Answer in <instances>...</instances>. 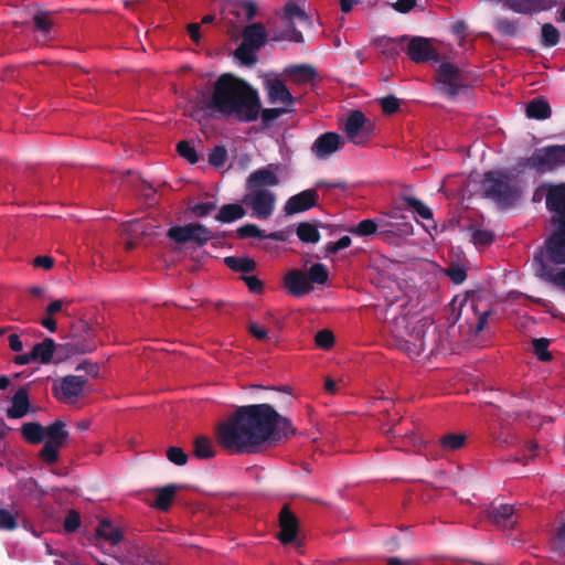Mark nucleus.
I'll return each mask as SVG.
<instances>
[{"label":"nucleus","instance_id":"1","mask_svg":"<svg viewBox=\"0 0 565 565\" xmlns=\"http://www.w3.org/2000/svg\"><path fill=\"white\" fill-rule=\"evenodd\" d=\"M294 434L289 419L268 404L239 407L215 428L217 444L231 454H255Z\"/></svg>","mask_w":565,"mask_h":565},{"label":"nucleus","instance_id":"2","mask_svg":"<svg viewBox=\"0 0 565 565\" xmlns=\"http://www.w3.org/2000/svg\"><path fill=\"white\" fill-rule=\"evenodd\" d=\"M212 104L224 116L241 121L255 120L260 110L257 93L245 82L227 74L215 83Z\"/></svg>","mask_w":565,"mask_h":565},{"label":"nucleus","instance_id":"3","mask_svg":"<svg viewBox=\"0 0 565 565\" xmlns=\"http://www.w3.org/2000/svg\"><path fill=\"white\" fill-rule=\"evenodd\" d=\"M546 204L554 212L553 222L556 225L545 245L546 254L551 262L565 264V184L550 190Z\"/></svg>","mask_w":565,"mask_h":565},{"label":"nucleus","instance_id":"4","mask_svg":"<svg viewBox=\"0 0 565 565\" xmlns=\"http://www.w3.org/2000/svg\"><path fill=\"white\" fill-rule=\"evenodd\" d=\"M267 32L260 23L247 25L243 31V42L235 50V57L246 66L256 63V52L265 44Z\"/></svg>","mask_w":565,"mask_h":565},{"label":"nucleus","instance_id":"5","mask_svg":"<svg viewBox=\"0 0 565 565\" xmlns=\"http://www.w3.org/2000/svg\"><path fill=\"white\" fill-rule=\"evenodd\" d=\"M243 202L254 216L266 220L275 210L276 194L268 189H247Z\"/></svg>","mask_w":565,"mask_h":565},{"label":"nucleus","instance_id":"6","mask_svg":"<svg viewBox=\"0 0 565 565\" xmlns=\"http://www.w3.org/2000/svg\"><path fill=\"white\" fill-rule=\"evenodd\" d=\"M168 236L180 244L193 242L203 245L212 238V232L200 223H191L171 227Z\"/></svg>","mask_w":565,"mask_h":565},{"label":"nucleus","instance_id":"7","mask_svg":"<svg viewBox=\"0 0 565 565\" xmlns=\"http://www.w3.org/2000/svg\"><path fill=\"white\" fill-rule=\"evenodd\" d=\"M372 124L358 110L349 116L344 125L348 139L355 145L365 143L372 134Z\"/></svg>","mask_w":565,"mask_h":565},{"label":"nucleus","instance_id":"8","mask_svg":"<svg viewBox=\"0 0 565 565\" xmlns=\"http://www.w3.org/2000/svg\"><path fill=\"white\" fill-rule=\"evenodd\" d=\"M482 190L487 196L495 200H505L513 194V188L509 178L498 172H488L484 174Z\"/></svg>","mask_w":565,"mask_h":565},{"label":"nucleus","instance_id":"9","mask_svg":"<svg viewBox=\"0 0 565 565\" xmlns=\"http://www.w3.org/2000/svg\"><path fill=\"white\" fill-rule=\"evenodd\" d=\"M156 233V226L146 221H130L120 225V234L125 239V248L132 249L143 237Z\"/></svg>","mask_w":565,"mask_h":565},{"label":"nucleus","instance_id":"10","mask_svg":"<svg viewBox=\"0 0 565 565\" xmlns=\"http://www.w3.org/2000/svg\"><path fill=\"white\" fill-rule=\"evenodd\" d=\"M281 166L279 163H270L266 167L252 172L246 180L247 189H267V186H276L280 183L279 172Z\"/></svg>","mask_w":565,"mask_h":565},{"label":"nucleus","instance_id":"11","mask_svg":"<svg viewBox=\"0 0 565 565\" xmlns=\"http://www.w3.org/2000/svg\"><path fill=\"white\" fill-rule=\"evenodd\" d=\"M86 382L87 380L83 376L67 375L54 388L55 397L64 403L74 404L82 394Z\"/></svg>","mask_w":565,"mask_h":565},{"label":"nucleus","instance_id":"12","mask_svg":"<svg viewBox=\"0 0 565 565\" xmlns=\"http://www.w3.org/2000/svg\"><path fill=\"white\" fill-rule=\"evenodd\" d=\"M284 284L289 294L301 297L312 290V285L307 275L298 269L290 270L284 278Z\"/></svg>","mask_w":565,"mask_h":565},{"label":"nucleus","instance_id":"13","mask_svg":"<svg viewBox=\"0 0 565 565\" xmlns=\"http://www.w3.org/2000/svg\"><path fill=\"white\" fill-rule=\"evenodd\" d=\"M437 78L449 94H455L462 85L460 71L451 63H443L437 70Z\"/></svg>","mask_w":565,"mask_h":565},{"label":"nucleus","instance_id":"14","mask_svg":"<svg viewBox=\"0 0 565 565\" xmlns=\"http://www.w3.org/2000/svg\"><path fill=\"white\" fill-rule=\"evenodd\" d=\"M318 194L315 190H306L291 196L284 210L287 215H292L299 212H303L317 204Z\"/></svg>","mask_w":565,"mask_h":565},{"label":"nucleus","instance_id":"15","mask_svg":"<svg viewBox=\"0 0 565 565\" xmlns=\"http://www.w3.org/2000/svg\"><path fill=\"white\" fill-rule=\"evenodd\" d=\"M407 55L416 63L426 62L437 57L430 42L423 38H414L407 45Z\"/></svg>","mask_w":565,"mask_h":565},{"label":"nucleus","instance_id":"16","mask_svg":"<svg viewBox=\"0 0 565 565\" xmlns=\"http://www.w3.org/2000/svg\"><path fill=\"white\" fill-rule=\"evenodd\" d=\"M279 526L280 532L278 539L281 543L287 544L296 539L298 520L287 507H284L279 513Z\"/></svg>","mask_w":565,"mask_h":565},{"label":"nucleus","instance_id":"17","mask_svg":"<svg viewBox=\"0 0 565 565\" xmlns=\"http://www.w3.org/2000/svg\"><path fill=\"white\" fill-rule=\"evenodd\" d=\"M343 145L341 137L335 132L321 135L313 143L312 151L318 158H327Z\"/></svg>","mask_w":565,"mask_h":565},{"label":"nucleus","instance_id":"18","mask_svg":"<svg viewBox=\"0 0 565 565\" xmlns=\"http://www.w3.org/2000/svg\"><path fill=\"white\" fill-rule=\"evenodd\" d=\"M266 88L271 103L291 104L292 96L286 85L280 79H268L266 82Z\"/></svg>","mask_w":565,"mask_h":565},{"label":"nucleus","instance_id":"19","mask_svg":"<svg viewBox=\"0 0 565 565\" xmlns=\"http://www.w3.org/2000/svg\"><path fill=\"white\" fill-rule=\"evenodd\" d=\"M284 75L286 81L295 84H305L315 77L316 72L311 66L308 65H295L286 68Z\"/></svg>","mask_w":565,"mask_h":565},{"label":"nucleus","instance_id":"20","mask_svg":"<svg viewBox=\"0 0 565 565\" xmlns=\"http://www.w3.org/2000/svg\"><path fill=\"white\" fill-rule=\"evenodd\" d=\"M67 438V431L64 424L60 420L54 422L52 425L44 428L45 444L61 448Z\"/></svg>","mask_w":565,"mask_h":565},{"label":"nucleus","instance_id":"21","mask_svg":"<svg viewBox=\"0 0 565 565\" xmlns=\"http://www.w3.org/2000/svg\"><path fill=\"white\" fill-rule=\"evenodd\" d=\"M96 535L113 545L118 544L122 540V533L120 529L114 525L109 520L104 519L100 520L97 529Z\"/></svg>","mask_w":565,"mask_h":565},{"label":"nucleus","instance_id":"22","mask_svg":"<svg viewBox=\"0 0 565 565\" xmlns=\"http://www.w3.org/2000/svg\"><path fill=\"white\" fill-rule=\"evenodd\" d=\"M29 407L28 393L24 388H21L12 398V406L8 409V416L11 418L23 417L29 412Z\"/></svg>","mask_w":565,"mask_h":565},{"label":"nucleus","instance_id":"23","mask_svg":"<svg viewBox=\"0 0 565 565\" xmlns=\"http://www.w3.org/2000/svg\"><path fill=\"white\" fill-rule=\"evenodd\" d=\"M178 489L179 487L175 484H169L163 488L157 489V497L153 507L162 511L168 510L174 499Z\"/></svg>","mask_w":565,"mask_h":565},{"label":"nucleus","instance_id":"24","mask_svg":"<svg viewBox=\"0 0 565 565\" xmlns=\"http://www.w3.org/2000/svg\"><path fill=\"white\" fill-rule=\"evenodd\" d=\"M514 509L512 505L503 504L499 508H494L489 513V518L498 525L512 526L515 521L512 520Z\"/></svg>","mask_w":565,"mask_h":565},{"label":"nucleus","instance_id":"25","mask_svg":"<svg viewBox=\"0 0 565 565\" xmlns=\"http://www.w3.org/2000/svg\"><path fill=\"white\" fill-rule=\"evenodd\" d=\"M54 347L52 339H45L35 344L31 351L33 362L49 363L53 356Z\"/></svg>","mask_w":565,"mask_h":565},{"label":"nucleus","instance_id":"26","mask_svg":"<svg viewBox=\"0 0 565 565\" xmlns=\"http://www.w3.org/2000/svg\"><path fill=\"white\" fill-rule=\"evenodd\" d=\"M281 20L286 25H291L294 21L308 22L309 18L305 10L294 2H288L284 7Z\"/></svg>","mask_w":565,"mask_h":565},{"label":"nucleus","instance_id":"27","mask_svg":"<svg viewBox=\"0 0 565 565\" xmlns=\"http://www.w3.org/2000/svg\"><path fill=\"white\" fill-rule=\"evenodd\" d=\"M245 215V210L241 204H225L223 205L215 218L223 223H230L235 220L242 218Z\"/></svg>","mask_w":565,"mask_h":565},{"label":"nucleus","instance_id":"28","mask_svg":"<svg viewBox=\"0 0 565 565\" xmlns=\"http://www.w3.org/2000/svg\"><path fill=\"white\" fill-rule=\"evenodd\" d=\"M526 115L534 119H546L551 116L550 105L544 99H534L527 104Z\"/></svg>","mask_w":565,"mask_h":565},{"label":"nucleus","instance_id":"29","mask_svg":"<svg viewBox=\"0 0 565 565\" xmlns=\"http://www.w3.org/2000/svg\"><path fill=\"white\" fill-rule=\"evenodd\" d=\"M24 439L31 444H38L44 440V427L38 423H26L21 427Z\"/></svg>","mask_w":565,"mask_h":565},{"label":"nucleus","instance_id":"30","mask_svg":"<svg viewBox=\"0 0 565 565\" xmlns=\"http://www.w3.org/2000/svg\"><path fill=\"white\" fill-rule=\"evenodd\" d=\"M194 455L200 459L214 457L215 449L210 438L200 436L194 440Z\"/></svg>","mask_w":565,"mask_h":565},{"label":"nucleus","instance_id":"31","mask_svg":"<svg viewBox=\"0 0 565 565\" xmlns=\"http://www.w3.org/2000/svg\"><path fill=\"white\" fill-rule=\"evenodd\" d=\"M297 235L303 243H317L320 239L318 228L310 223H300L297 227Z\"/></svg>","mask_w":565,"mask_h":565},{"label":"nucleus","instance_id":"32","mask_svg":"<svg viewBox=\"0 0 565 565\" xmlns=\"http://www.w3.org/2000/svg\"><path fill=\"white\" fill-rule=\"evenodd\" d=\"M225 263L237 271L248 273L255 268V262L247 257H226Z\"/></svg>","mask_w":565,"mask_h":565},{"label":"nucleus","instance_id":"33","mask_svg":"<svg viewBox=\"0 0 565 565\" xmlns=\"http://www.w3.org/2000/svg\"><path fill=\"white\" fill-rule=\"evenodd\" d=\"M308 279L310 280V284H319L322 285L327 282L329 273L324 265L322 264H313L310 268L308 274H306Z\"/></svg>","mask_w":565,"mask_h":565},{"label":"nucleus","instance_id":"34","mask_svg":"<svg viewBox=\"0 0 565 565\" xmlns=\"http://www.w3.org/2000/svg\"><path fill=\"white\" fill-rule=\"evenodd\" d=\"M466 436L462 434H448L440 439V446L447 451H454L465 445Z\"/></svg>","mask_w":565,"mask_h":565},{"label":"nucleus","instance_id":"35","mask_svg":"<svg viewBox=\"0 0 565 565\" xmlns=\"http://www.w3.org/2000/svg\"><path fill=\"white\" fill-rule=\"evenodd\" d=\"M493 233L488 230H483L480 227H472L471 228V239L475 245L477 246H487L491 244L493 241Z\"/></svg>","mask_w":565,"mask_h":565},{"label":"nucleus","instance_id":"36","mask_svg":"<svg viewBox=\"0 0 565 565\" xmlns=\"http://www.w3.org/2000/svg\"><path fill=\"white\" fill-rule=\"evenodd\" d=\"M532 343H533L534 354L537 356V359L540 361L546 362V361L551 360L552 355L547 350L550 341L547 339H545V338L534 339L532 341Z\"/></svg>","mask_w":565,"mask_h":565},{"label":"nucleus","instance_id":"37","mask_svg":"<svg viewBox=\"0 0 565 565\" xmlns=\"http://www.w3.org/2000/svg\"><path fill=\"white\" fill-rule=\"evenodd\" d=\"M335 339L332 331L324 329L319 331L315 337V343L322 350H329L334 345Z\"/></svg>","mask_w":565,"mask_h":565},{"label":"nucleus","instance_id":"38","mask_svg":"<svg viewBox=\"0 0 565 565\" xmlns=\"http://www.w3.org/2000/svg\"><path fill=\"white\" fill-rule=\"evenodd\" d=\"M404 201L406 202V204L412 207L414 211H416L419 216H422L423 218L425 220H429L431 218L433 214H431V211L428 206H426L422 201L415 199V198H412V196H406L404 199Z\"/></svg>","mask_w":565,"mask_h":565},{"label":"nucleus","instance_id":"39","mask_svg":"<svg viewBox=\"0 0 565 565\" xmlns=\"http://www.w3.org/2000/svg\"><path fill=\"white\" fill-rule=\"evenodd\" d=\"M177 151L178 153L188 160L190 163H196L199 160V157L196 154V151L188 141H180L177 145Z\"/></svg>","mask_w":565,"mask_h":565},{"label":"nucleus","instance_id":"40","mask_svg":"<svg viewBox=\"0 0 565 565\" xmlns=\"http://www.w3.org/2000/svg\"><path fill=\"white\" fill-rule=\"evenodd\" d=\"M36 30L47 34L53 25V21L47 12H38L34 15Z\"/></svg>","mask_w":565,"mask_h":565},{"label":"nucleus","instance_id":"41","mask_svg":"<svg viewBox=\"0 0 565 565\" xmlns=\"http://www.w3.org/2000/svg\"><path fill=\"white\" fill-rule=\"evenodd\" d=\"M543 41L546 45L552 46L558 42L559 33L552 24H544L542 28Z\"/></svg>","mask_w":565,"mask_h":565},{"label":"nucleus","instance_id":"42","mask_svg":"<svg viewBox=\"0 0 565 565\" xmlns=\"http://www.w3.org/2000/svg\"><path fill=\"white\" fill-rule=\"evenodd\" d=\"M377 230V225L372 220H364L358 224L356 227L351 228L350 232L362 236L374 234Z\"/></svg>","mask_w":565,"mask_h":565},{"label":"nucleus","instance_id":"43","mask_svg":"<svg viewBox=\"0 0 565 565\" xmlns=\"http://www.w3.org/2000/svg\"><path fill=\"white\" fill-rule=\"evenodd\" d=\"M544 160L546 162L565 161V147H552L544 151Z\"/></svg>","mask_w":565,"mask_h":565},{"label":"nucleus","instance_id":"44","mask_svg":"<svg viewBox=\"0 0 565 565\" xmlns=\"http://www.w3.org/2000/svg\"><path fill=\"white\" fill-rule=\"evenodd\" d=\"M227 158V151L224 147H215L209 157V162L214 167H221L225 163Z\"/></svg>","mask_w":565,"mask_h":565},{"label":"nucleus","instance_id":"45","mask_svg":"<svg viewBox=\"0 0 565 565\" xmlns=\"http://www.w3.org/2000/svg\"><path fill=\"white\" fill-rule=\"evenodd\" d=\"M167 457L168 459L178 465V466H183L186 463V460H188V456L184 454V451L179 448V447H170L168 450H167Z\"/></svg>","mask_w":565,"mask_h":565},{"label":"nucleus","instance_id":"46","mask_svg":"<svg viewBox=\"0 0 565 565\" xmlns=\"http://www.w3.org/2000/svg\"><path fill=\"white\" fill-rule=\"evenodd\" d=\"M17 526V520L14 514L10 511L0 509V529L1 530H13Z\"/></svg>","mask_w":565,"mask_h":565},{"label":"nucleus","instance_id":"47","mask_svg":"<svg viewBox=\"0 0 565 565\" xmlns=\"http://www.w3.org/2000/svg\"><path fill=\"white\" fill-rule=\"evenodd\" d=\"M58 447L44 444V447L40 451V457L49 463H53L57 460L58 457Z\"/></svg>","mask_w":565,"mask_h":565},{"label":"nucleus","instance_id":"48","mask_svg":"<svg viewBox=\"0 0 565 565\" xmlns=\"http://www.w3.org/2000/svg\"><path fill=\"white\" fill-rule=\"evenodd\" d=\"M382 109L385 114L392 115L397 111L399 107V102L394 96H386L380 100Z\"/></svg>","mask_w":565,"mask_h":565},{"label":"nucleus","instance_id":"49","mask_svg":"<svg viewBox=\"0 0 565 565\" xmlns=\"http://www.w3.org/2000/svg\"><path fill=\"white\" fill-rule=\"evenodd\" d=\"M79 524H81L79 514L76 511L71 510L67 513L65 521H64L65 531L74 532L79 526Z\"/></svg>","mask_w":565,"mask_h":565},{"label":"nucleus","instance_id":"50","mask_svg":"<svg viewBox=\"0 0 565 565\" xmlns=\"http://www.w3.org/2000/svg\"><path fill=\"white\" fill-rule=\"evenodd\" d=\"M247 329L249 333L257 340H265L268 338L267 329L256 321H249Z\"/></svg>","mask_w":565,"mask_h":565},{"label":"nucleus","instance_id":"51","mask_svg":"<svg viewBox=\"0 0 565 565\" xmlns=\"http://www.w3.org/2000/svg\"><path fill=\"white\" fill-rule=\"evenodd\" d=\"M215 209H216V205L212 202L200 203V204L190 206L191 212L198 217L205 216L209 213H211L212 211H214Z\"/></svg>","mask_w":565,"mask_h":565},{"label":"nucleus","instance_id":"52","mask_svg":"<svg viewBox=\"0 0 565 565\" xmlns=\"http://www.w3.org/2000/svg\"><path fill=\"white\" fill-rule=\"evenodd\" d=\"M238 234L242 237H263V232L253 224H247L238 230Z\"/></svg>","mask_w":565,"mask_h":565},{"label":"nucleus","instance_id":"53","mask_svg":"<svg viewBox=\"0 0 565 565\" xmlns=\"http://www.w3.org/2000/svg\"><path fill=\"white\" fill-rule=\"evenodd\" d=\"M70 303L71 301L68 300H54L46 307V315L54 316L55 313L63 311L64 306Z\"/></svg>","mask_w":565,"mask_h":565},{"label":"nucleus","instance_id":"54","mask_svg":"<svg viewBox=\"0 0 565 565\" xmlns=\"http://www.w3.org/2000/svg\"><path fill=\"white\" fill-rule=\"evenodd\" d=\"M351 238L349 236L341 237L337 243H333L327 247V250L331 254L338 253L340 249L349 247Z\"/></svg>","mask_w":565,"mask_h":565},{"label":"nucleus","instance_id":"55","mask_svg":"<svg viewBox=\"0 0 565 565\" xmlns=\"http://www.w3.org/2000/svg\"><path fill=\"white\" fill-rule=\"evenodd\" d=\"M447 275L456 284H460L466 279V271L460 267H451L447 270Z\"/></svg>","mask_w":565,"mask_h":565},{"label":"nucleus","instance_id":"56","mask_svg":"<svg viewBox=\"0 0 565 565\" xmlns=\"http://www.w3.org/2000/svg\"><path fill=\"white\" fill-rule=\"evenodd\" d=\"M33 265L35 267H41L45 270H49L53 267L54 265V259L50 256H38L34 258L33 260Z\"/></svg>","mask_w":565,"mask_h":565},{"label":"nucleus","instance_id":"57","mask_svg":"<svg viewBox=\"0 0 565 565\" xmlns=\"http://www.w3.org/2000/svg\"><path fill=\"white\" fill-rule=\"evenodd\" d=\"M281 39L297 43L302 42L303 40L301 32L295 29L286 30L285 33L281 35Z\"/></svg>","mask_w":565,"mask_h":565},{"label":"nucleus","instance_id":"58","mask_svg":"<svg viewBox=\"0 0 565 565\" xmlns=\"http://www.w3.org/2000/svg\"><path fill=\"white\" fill-rule=\"evenodd\" d=\"M551 280L565 290V267L552 274Z\"/></svg>","mask_w":565,"mask_h":565},{"label":"nucleus","instance_id":"59","mask_svg":"<svg viewBox=\"0 0 565 565\" xmlns=\"http://www.w3.org/2000/svg\"><path fill=\"white\" fill-rule=\"evenodd\" d=\"M284 113V109L274 108V109H265L262 113V117L265 121L274 120L279 117Z\"/></svg>","mask_w":565,"mask_h":565},{"label":"nucleus","instance_id":"60","mask_svg":"<svg viewBox=\"0 0 565 565\" xmlns=\"http://www.w3.org/2000/svg\"><path fill=\"white\" fill-rule=\"evenodd\" d=\"M415 6V0H398L394 8L399 12H407Z\"/></svg>","mask_w":565,"mask_h":565},{"label":"nucleus","instance_id":"61","mask_svg":"<svg viewBox=\"0 0 565 565\" xmlns=\"http://www.w3.org/2000/svg\"><path fill=\"white\" fill-rule=\"evenodd\" d=\"M8 340H9V347L12 351H14V352L22 351L23 344L18 334H10Z\"/></svg>","mask_w":565,"mask_h":565},{"label":"nucleus","instance_id":"62","mask_svg":"<svg viewBox=\"0 0 565 565\" xmlns=\"http://www.w3.org/2000/svg\"><path fill=\"white\" fill-rule=\"evenodd\" d=\"M245 281L252 291H259L262 289V281L255 276L245 277Z\"/></svg>","mask_w":565,"mask_h":565},{"label":"nucleus","instance_id":"63","mask_svg":"<svg viewBox=\"0 0 565 565\" xmlns=\"http://www.w3.org/2000/svg\"><path fill=\"white\" fill-rule=\"evenodd\" d=\"M41 324L44 328H46L47 330H50L51 332H55L56 331V321L54 320L53 316L46 315V317H44L41 320Z\"/></svg>","mask_w":565,"mask_h":565},{"label":"nucleus","instance_id":"64","mask_svg":"<svg viewBox=\"0 0 565 565\" xmlns=\"http://www.w3.org/2000/svg\"><path fill=\"white\" fill-rule=\"evenodd\" d=\"M77 370H85L88 374L93 376H97L99 372V367L97 364L94 363H84L81 364Z\"/></svg>","mask_w":565,"mask_h":565}]
</instances>
